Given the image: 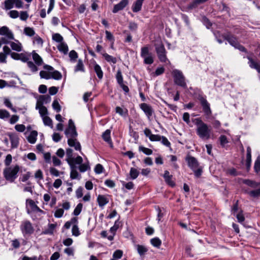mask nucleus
I'll return each instance as SVG.
<instances>
[{
  "mask_svg": "<svg viewBox=\"0 0 260 260\" xmlns=\"http://www.w3.org/2000/svg\"><path fill=\"white\" fill-rule=\"evenodd\" d=\"M71 169L70 177L72 179H80V176L77 172V167L75 164H69Z\"/></svg>",
  "mask_w": 260,
  "mask_h": 260,
  "instance_id": "20",
  "label": "nucleus"
},
{
  "mask_svg": "<svg viewBox=\"0 0 260 260\" xmlns=\"http://www.w3.org/2000/svg\"><path fill=\"white\" fill-rule=\"evenodd\" d=\"M144 59V62L147 64H151L153 62V57L152 53L148 56L143 58Z\"/></svg>",
  "mask_w": 260,
  "mask_h": 260,
  "instance_id": "46",
  "label": "nucleus"
},
{
  "mask_svg": "<svg viewBox=\"0 0 260 260\" xmlns=\"http://www.w3.org/2000/svg\"><path fill=\"white\" fill-rule=\"evenodd\" d=\"M19 170V167L17 165L7 166L4 170L5 178L10 182H13L18 176Z\"/></svg>",
  "mask_w": 260,
  "mask_h": 260,
  "instance_id": "2",
  "label": "nucleus"
},
{
  "mask_svg": "<svg viewBox=\"0 0 260 260\" xmlns=\"http://www.w3.org/2000/svg\"><path fill=\"white\" fill-rule=\"evenodd\" d=\"M56 226V224H49L48 228L45 230V234H52Z\"/></svg>",
  "mask_w": 260,
  "mask_h": 260,
  "instance_id": "40",
  "label": "nucleus"
},
{
  "mask_svg": "<svg viewBox=\"0 0 260 260\" xmlns=\"http://www.w3.org/2000/svg\"><path fill=\"white\" fill-rule=\"evenodd\" d=\"M201 104L203 108V110L207 116H210L211 113V110L210 107V104L207 102L206 99L203 97H201L200 99Z\"/></svg>",
  "mask_w": 260,
  "mask_h": 260,
  "instance_id": "11",
  "label": "nucleus"
},
{
  "mask_svg": "<svg viewBox=\"0 0 260 260\" xmlns=\"http://www.w3.org/2000/svg\"><path fill=\"white\" fill-rule=\"evenodd\" d=\"M24 34L28 37H32L35 35V31L34 28L30 27H25L23 30Z\"/></svg>",
  "mask_w": 260,
  "mask_h": 260,
  "instance_id": "32",
  "label": "nucleus"
},
{
  "mask_svg": "<svg viewBox=\"0 0 260 260\" xmlns=\"http://www.w3.org/2000/svg\"><path fill=\"white\" fill-rule=\"evenodd\" d=\"M249 61L248 64L250 68L253 69H255L257 66L259 64L258 63L254 61L251 57H247Z\"/></svg>",
  "mask_w": 260,
  "mask_h": 260,
  "instance_id": "64",
  "label": "nucleus"
},
{
  "mask_svg": "<svg viewBox=\"0 0 260 260\" xmlns=\"http://www.w3.org/2000/svg\"><path fill=\"white\" fill-rule=\"evenodd\" d=\"M10 140L11 142L12 147L16 148L18 146L19 142L18 137L15 134H10L9 135Z\"/></svg>",
  "mask_w": 260,
  "mask_h": 260,
  "instance_id": "27",
  "label": "nucleus"
},
{
  "mask_svg": "<svg viewBox=\"0 0 260 260\" xmlns=\"http://www.w3.org/2000/svg\"><path fill=\"white\" fill-rule=\"evenodd\" d=\"M70 61L72 62H75L78 57L77 53L75 50H72L69 54Z\"/></svg>",
  "mask_w": 260,
  "mask_h": 260,
  "instance_id": "38",
  "label": "nucleus"
},
{
  "mask_svg": "<svg viewBox=\"0 0 260 260\" xmlns=\"http://www.w3.org/2000/svg\"><path fill=\"white\" fill-rule=\"evenodd\" d=\"M8 15L10 17L13 19L17 18L19 16V12L17 10H10Z\"/></svg>",
  "mask_w": 260,
  "mask_h": 260,
  "instance_id": "48",
  "label": "nucleus"
},
{
  "mask_svg": "<svg viewBox=\"0 0 260 260\" xmlns=\"http://www.w3.org/2000/svg\"><path fill=\"white\" fill-rule=\"evenodd\" d=\"M64 252L68 256H74V249L73 247H67L64 249Z\"/></svg>",
  "mask_w": 260,
  "mask_h": 260,
  "instance_id": "61",
  "label": "nucleus"
},
{
  "mask_svg": "<svg viewBox=\"0 0 260 260\" xmlns=\"http://www.w3.org/2000/svg\"><path fill=\"white\" fill-rule=\"evenodd\" d=\"M10 55L13 59L20 60L23 62H26L28 60V55L24 53H18L11 51Z\"/></svg>",
  "mask_w": 260,
  "mask_h": 260,
  "instance_id": "12",
  "label": "nucleus"
},
{
  "mask_svg": "<svg viewBox=\"0 0 260 260\" xmlns=\"http://www.w3.org/2000/svg\"><path fill=\"white\" fill-rule=\"evenodd\" d=\"M38 136V132L36 131H31L27 137V140L30 144L36 143Z\"/></svg>",
  "mask_w": 260,
  "mask_h": 260,
  "instance_id": "23",
  "label": "nucleus"
},
{
  "mask_svg": "<svg viewBox=\"0 0 260 260\" xmlns=\"http://www.w3.org/2000/svg\"><path fill=\"white\" fill-rule=\"evenodd\" d=\"M10 115L8 111L6 110H0V118L2 119H6L10 117Z\"/></svg>",
  "mask_w": 260,
  "mask_h": 260,
  "instance_id": "45",
  "label": "nucleus"
},
{
  "mask_svg": "<svg viewBox=\"0 0 260 260\" xmlns=\"http://www.w3.org/2000/svg\"><path fill=\"white\" fill-rule=\"evenodd\" d=\"M172 175L170 174L168 171H166L164 175V178L166 183L171 186H174L175 185V182L172 180Z\"/></svg>",
  "mask_w": 260,
  "mask_h": 260,
  "instance_id": "22",
  "label": "nucleus"
},
{
  "mask_svg": "<svg viewBox=\"0 0 260 260\" xmlns=\"http://www.w3.org/2000/svg\"><path fill=\"white\" fill-rule=\"evenodd\" d=\"M110 135L111 131L110 129H107L103 133L102 135V138L105 141H106V142L110 144H112V141Z\"/></svg>",
  "mask_w": 260,
  "mask_h": 260,
  "instance_id": "29",
  "label": "nucleus"
},
{
  "mask_svg": "<svg viewBox=\"0 0 260 260\" xmlns=\"http://www.w3.org/2000/svg\"><path fill=\"white\" fill-rule=\"evenodd\" d=\"M20 19L22 21H26L29 17L27 11H21L19 13Z\"/></svg>",
  "mask_w": 260,
  "mask_h": 260,
  "instance_id": "54",
  "label": "nucleus"
},
{
  "mask_svg": "<svg viewBox=\"0 0 260 260\" xmlns=\"http://www.w3.org/2000/svg\"><path fill=\"white\" fill-rule=\"evenodd\" d=\"M94 70L96 73L98 78L99 79H102L103 76V72L101 67L97 63H95L94 65Z\"/></svg>",
  "mask_w": 260,
  "mask_h": 260,
  "instance_id": "33",
  "label": "nucleus"
},
{
  "mask_svg": "<svg viewBox=\"0 0 260 260\" xmlns=\"http://www.w3.org/2000/svg\"><path fill=\"white\" fill-rule=\"evenodd\" d=\"M139 172L137 169H136L135 168H131L130 172H129V175H130L131 178L132 179H135L136 178H137L139 175Z\"/></svg>",
  "mask_w": 260,
  "mask_h": 260,
  "instance_id": "47",
  "label": "nucleus"
},
{
  "mask_svg": "<svg viewBox=\"0 0 260 260\" xmlns=\"http://www.w3.org/2000/svg\"><path fill=\"white\" fill-rule=\"evenodd\" d=\"M220 144L222 147H225V145L228 143L227 138L224 135H221L219 137Z\"/></svg>",
  "mask_w": 260,
  "mask_h": 260,
  "instance_id": "58",
  "label": "nucleus"
},
{
  "mask_svg": "<svg viewBox=\"0 0 260 260\" xmlns=\"http://www.w3.org/2000/svg\"><path fill=\"white\" fill-rule=\"evenodd\" d=\"M9 45L14 51L21 52L22 50L23 47L22 44L18 40H15L14 42H10Z\"/></svg>",
  "mask_w": 260,
  "mask_h": 260,
  "instance_id": "17",
  "label": "nucleus"
},
{
  "mask_svg": "<svg viewBox=\"0 0 260 260\" xmlns=\"http://www.w3.org/2000/svg\"><path fill=\"white\" fill-rule=\"evenodd\" d=\"M14 7L17 9L22 8V1L21 0H5L2 6L3 9L6 11L11 10Z\"/></svg>",
  "mask_w": 260,
  "mask_h": 260,
  "instance_id": "6",
  "label": "nucleus"
},
{
  "mask_svg": "<svg viewBox=\"0 0 260 260\" xmlns=\"http://www.w3.org/2000/svg\"><path fill=\"white\" fill-rule=\"evenodd\" d=\"M140 108L145 113L147 118L150 120L151 117L152 116L154 112L151 106L146 103H142L140 105Z\"/></svg>",
  "mask_w": 260,
  "mask_h": 260,
  "instance_id": "13",
  "label": "nucleus"
},
{
  "mask_svg": "<svg viewBox=\"0 0 260 260\" xmlns=\"http://www.w3.org/2000/svg\"><path fill=\"white\" fill-rule=\"evenodd\" d=\"M0 35L5 36L10 40H14V36L13 32L6 26H2L0 28Z\"/></svg>",
  "mask_w": 260,
  "mask_h": 260,
  "instance_id": "14",
  "label": "nucleus"
},
{
  "mask_svg": "<svg viewBox=\"0 0 260 260\" xmlns=\"http://www.w3.org/2000/svg\"><path fill=\"white\" fill-rule=\"evenodd\" d=\"M31 176V173L29 172H26L25 174H22L19 178V181L20 182H24L27 181Z\"/></svg>",
  "mask_w": 260,
  "mask_h": 260,
  "instance_id": "39",
  "label": "nucleus"
},
{
  "mask_svg": "<svg viewBox=\"0 0 260 260\" xmlns=\"http://www.w3.org/2000/svg\"><path fill=\"white\" fill-rule=\"evenodd\" d=\"M74 71L75 72H84V67L83 61L81 59H79L78 60V62L76 66L75 67Z\"/></svg>",
  "mask_w": 260,
  "mask_h": 260,
  "instance_id": "28",
  "label": "nucleus"
},
{
  "mask_svg": "<svg viewBox=\"0 0 260 260\" xmlns=\"http://www.w3.org/2000/svg\"><path fill=\"white\" fill-rule=\"evenodd\" d=\"M135 247L141 256L145 255L148 251L147 248L144 245L137 244L135 245Z\"/></svg>",
  "mask_w": 260,
  "mask_h": 260,
  "instance_id": "24",
  "label": "nucleus"
},
{
  "mask_svg": "<svg viewBox=\"0 0 260 260\" xmlns=\"http://www.w3.org/2000/svg\"><path fill=\"white\" fill-rule=\"evenodd\" d=\"M27 67L30 69V70L32 72H36L38 71V68L37 67L34 63L33 62L31 61H28V60L26 61Z\"/></svg>",
  "mask_w": 260,
  "mask_h": 260,
  "instance_id": "52",
  "label": "nucleus"
},
{
  "mask_svg": "<svg viewBox=\"0 0 260 260\" xmlns=\"http://www.w3.org/2000/svg\"><path fill=\"white\" fill-rule=\"evenodd\" d=\"M51 98L48 95H40L37 100V105L38 106L43 105L44 104H47L50 102Z\"/></svg>",
  "mask_w": 260,
  "mask_h": 260,
  "instance_id": "21",
  "label": "nucleus"
},
{
  "mask_svg": "<svg viewBox=\"0 0 260 260\" xmlns=\"http://www.w3.org/2000/svg\"><path fill=\"white\" fill-rule=\"evenodd\" d=\"M160 141L164 146L169 148L171 147V143L166 137L161 136V140Z\"/></svg>",
  "mask_w": 260,
  "mask_h": 260,
  "instance_id": "57",
  "label": "nucleus"
},
{
  "mask_svg": "<svg viewBox=\"0 0 260 260\" xmlns=\"http://www.w3.org/2000/svg\"><path fill=\"white\" fill-rule=\"evenodd\" d=\"M123 254V252L121 250H116L113 254V257L115 259L120 258Z\"/></svg>",
  "mask_w": 260,
  "mask_h": 260,
  "instance_id": "60",
  "label": "nucleus"
},
{
  "mask_svg": "<svg viewBox=\"0 0 260 260\" xmlns=\"http://www.w3.org/2000/svg\"><path fill=\"white\" fill-rule=\"evenodd\" d=\"M150 54H151V53L150 52L148 47L145 46L141 48V56L142 58L145 57L146 56H148Z\"/></svg>",
  "mask_w": 260,
  "mask_h": 260,
  "instance_id": "42",
  "label": "nucleus"
},
{
  "mask_svg": "<svg viewBox=\"0 0 260 260\" xmlns=\"http://www.w3.org/2000/svg\"><path fill=\"white\" fill-rule=\"evenodd\" d=\"M40 77L41 78H44L46 79H51L50 71H49V72H47L45 71H41L40 72Z\"/></svg>",
  "mask_w": 260,
  "mask_h": 260,
  "instance_id": "49",
  "label": "nucleus"
},
{
  "mask_svg": "<svg viewBox=\"0 0 260 260\" xmlns=\"http://www.w3.org/2000/svg\"><path fill=\"white\" fill-rule=\"evenodd\" d=\"M115 111L117 113L124 117H126L128 114V112L126 109L122 108L120 107H116Z\"/></svg>",
  "mask_w": 260,
  "mask_h": 260,
  "instance_id": "31",
  "label": "nucleus"
},
{
  "mask_svg": "<svg viewBox=\"0 0 260 260\" xmlns=\"http://www.w3.org/2000/svg\"><path fill=\"white\" fill-rule=\"evenodd\" d=\"M188 167L194 172V175L197 177H199L202 173V169L199 167L198 164H188Z\"/></svg>",
  "mask_w": 260,
  "mask_h": 260,
  "instance_id": "18",
  "label": "nucleus"
},
{
  "mask_svg": "<svg viewBox=\"0 0 260 260\" xmlns=\"http://www.w3.org/2000/svg\"><path fill=\"white\" fill-rule=\"evenodd\" d=\"M128 3V0H121L118 4L114 6L112 12L114 13H116L119 11L122 10L126 6Z\"/></svg>",
  "mask_w": 260,
  "mask_h": 260,
  "instance_id": "16",
  "label": "nucleus"
},
{
  "mask_svg": "<svg viewBox=\"0 0 260 260\" xmlns=\"http://www.w3.org/2000/svg\"><path fill=\"white\" fill-rule=\"evenodd\" d=\"M172 75L174 77V82L175 84L184 88H186L187 87L185 77L181 71L177 69L174 70L172 72Z\"/></svg>",
  "mask_w": 260,
  "mask_h": 260,
  "instance_id": "5",
  "label": "nucleus"
},
{
  "mask_svg": "<svg viewBox=\"0 0 260 260\" xmlns=\"http://www.w3.org/2000/svg\"><path fill=\"white\" fill-rule=\"evenodd\" d=\"M155 50L157 54L158 57L160 61L166 62L167 60L166 56V51L164 45L160 43L155 44Z\"/></svg>",
  "mask_w": 260,
  "mask_h": 260,
  "instance_id": "7",
  "label": "nucleus"
},
{
  "mask_svg": "<svg viewBox=\"0 0 260 260\" xmlns=\"http://www.w3.org/2000/svg\"><path fill=\"white\" fill-rule=\"evenodd\" d=\"M44 69L48 71H50L51 78H53L57 80H60L61 79V74L57 71H54L53 68L51 66L49 65H45L44 66Z\"/></svg>",
  "mask_w": 260,
  "mask_h": 260,
  "instance_id": "10",
  "label": "nucleus"
},
{
  "mask_svg": "<svg viewBox=\"0 0 260 260\" xmlns=\"http://www.w3.org/2000/svg\"><path fill=\"white\" fill-rule=\"evenodd\" d=\"M3 50V52H0V63H6L7 56L10 55L11 49L8 46H4Z\"/></svg>",
  "mask_w": 260,
  "mask_h": 260,
  "instance_id": "15",
  "label": "nucleus"
},
{
  "mask_svg": "<svg viewBox=\"0 0 260 260\" xmlns=\"http://www.w3.org/2000/svg\"><path fill=\"white\" fill-rule=\"evenodd\" d=\"M97 202L100 207H104L109 202V198L105 195H99L97 198Z\"/></svg>",
  "mask_w": 260,
  "mask_h": 260,
  "instance_id": "19",
  "label": "nucleus"
},
{
  "mask_svg": "<svg viewBox=\"0 0 260 260\" xmlns=\"http://www.w3.org/2000/svg\"><path fill=\"white\" fill-rule=\"evenodd\" d=\"M151 244L154 247L159 248L161 244V241L158 238H154L151 240Z\"/></svg>",
  "mask_w": 260,
  "mask_h": 260,
  "instance_id": "43",
  "label": "nucleus"
},
{
  "mask_svg": "<svg viewBox=\"0 0 260 260\" xmlns=\"http://www.w3.org/2000/svg\"><path fill=\"white\" fill-rule=\"evenodd\" d=\"M28 203L29 205L30 206L34 211L43 212V211L35 204L34 201L32 200H29Z\"/></svg>",
  "mask_w": 260,
  "mask_h": 260,
  "instance_id": "44",
  "label": "nucleus"
},
{
  "mask_svg": "<svg viewBox=\"0 0 260 260\" xmlns=\"http://www.w3.org/2000/svg\"><path fill=\"white\" fill-rule=\"evenodd\" d=\"M139 150L146 155H150L152 153V150L142 146L139 147Z\"/></svg>",
  "mask_w": 260,
  "mask_h": 260,
  "instance_id": "55",
  "label": "nucleus"
},
{
  "mask_svg": "<svg viewBox=\"0 0 260 260\" xmlns=\"http://www.w3.org/2000/svg\"><path fill=\"white\" fill-rule=\"evenodd\" d=\"M83 207V205L81 203H79L77 206L76 207L75 209L74 210L73 214L74 215L77 216L80 214L82 211V209Z\"/></svg>",
  "mask_w": 260,
  "mask_h": 260,
  "instance_id": "53",
  "label": "nucleus"
},
{
  "mask_svg": "<svg viewBox=\"0 0 260 260\" xmlns=\"http://www.w3.org/2000/svg\"><path fill=\"white\" fill-rule=\"evenodd\" d=\"M4 104L7 107L10 108L13 112H16V109L13 107L12 104L9 99H5Z\"/></svg>",
  "mask_w": 260,
  "mask_h": 260,
  "instance_id": "51",
  "label": "nucleus"
},
{
  "mask_svg": "<svg viewBox=\"0 0 260 260\" xmlns=\"http://www.w3.org/2000/svg\"><path fill=\"white\" fill-rule=\"evenodd\" d=\"M102 55L105 60L108 62L113 63L114 64L116 63L117 60L115 57H113L106 53H103Z\"/></svg>",
  "mask_w": 260,
  "mask_h": 260,
  "instance_id": "34",
  "label": "nucleus"
},
{
  "mask_svg": "<svg viewBox=\"0 0 260 260\" xmlns=\"http://www.w3.org/2000/svg\"><path fill=\"white\" fill-rule=\"evenodd\" d=\"M144 0H137L132 6V10L134 12H138L141 9Z\"/></svg>",
  "mask_w": 260,
  "mask_h": 260,
  "instance_id": "25",
  "label": "nucleus"
},
{
  "mask_svg": "<svg viewBox=\"0 0 260 260\" xmlns=\"http://www.w3.org/2000/svg\"><path fill=\"white\" fill-rule=\"evenodd\" d=\"M58 50L64 54H67L69 51L68 45L65 42L58 44L57 46Z\"/></svg>",
  "mask_w": 260,
  "mask_h": 260,
  "instance_id": "26",
  "label": "nucleus"
},
{
  "mask_svg": "<svg viewBox=\"0 0 260 260\" xmlns=\"http://www.w3.org/2000/svg\"><path fill=\"white\" fill-rule=\"evenodd\" d=\"M52 39L54 41L59 43V44L63 42V37L59 34L57 33L53 35Z\"/></svg>",
  "mask_w": 260,
  "mask_h": 260,
  "instance_id": "50",
  "label": "nucleus"
},
{
  "mask_svg": "<svg viewBox=\"0 0 260 260\" xmlns=\"http://www.w3.org/2000/svg\"><path fill=\"white\" fill-rule=\"evenodd\" d=\"M197 134L202 139L208 140L211 134V128L202 120L198 119Z\"/></svg>",
  "mask_w": 260,
  "mask_h": 260,
  "instance_id": "3",
  "label": "nucleus"
},
{
  "mask_svg": "<svg viewBox=\"0 0 260 260\" xmlns=\"http://www.w3.org/2000/svg\"><path fill=\"white\" fill-rule=\"evenodd\" d=\"M77 164H75V165ZM79 166L78 167L80 172H84L90 169L88 164H78Z\"/></svg>",
  "mask_w": 260,
  "mask_h": 260,
  "instance_id": "41",
  "label": "nucleus"
},
{
  "mask_svg": "<svg viewBox=\"0 0 260 260\" xmlns=\"http://www.w3.org/2000/svg\"><path fill=\"white\" fill-rule=\"evenodd\" d=\"M72 233L73 236L77 237L80 235L79 228L77 225H74L72 227Z\"/></svg>",
  "mask_w": 260,
  "mask_h": 260,
  "instance_id": "59",
  "label": "nucleus"
},
{
  "mask_svg": "<svg viewBox=\"0 0 260 260\" xmlns=\"http://www.w3.org/2000/svg\"><path fill=\"white\" fill-rule=\"evenodd\" d=\"M52 107L57 112H59L61 110V107L57 100H54L53 101L52 103Z\"/></svg>",
  "mask_w": 260,
  "mask_h": 260,
  "instance_id": "56",
  "label": "nucleus"
},
{
  "mask_svg": "<svg viewBox=\"0 0 260 260\" xmlns=\"http://www.w3.org/2000/svg\"><path fill=\"white\" fill-rule=\"evenodd\" d=\"M42 118L43 119L44 124L45 125L50 126L51 128L53 127L52 121L49 117L45 116Z\"/></svg>",
  "mask_w": 260,
  "mask_h": 260,
  "instance_id": "36",
  "label": "nucleus"
},
{
  "mask_svg": "<svg viewBox=\"0 0 260 260\" xmlns=\"http://www.w3.org/2000/svg\"><path fill=\"white\" fill-rule=\"evenodd\" d=\"M118 228L119 222L118 221H115L114 225L110 228V231L112 234H113V235H114L115 232H116Z\"/></svg>",
  "mask_w": 260,
  "mask_h": 260,
  "instance_id": "63",
  "label": "nucleus"
},
{
  "mask_svg": "<svg viewBox=\"0 0 260 260\" xmlns=\"http://www.w3.org/2000/svg\"><path fill=\"white\" fill-rule=\"evenodd\" d=\"M226 40L228 41L230 45L234 47L235 48L238 49L242 52L245 51V48L241 45L237 41L236 38L233 36H228L226 37Z\"/></svg>",
  "mask_w": 260,
  "mask_h": 260,
  "instance_id": "9",
  "label": "nucleus"
},
{
  "mask_svg": "<svg viewBox=\"0 0 260 260\" xmlns=\"http://www.w3.org/2000/svg\"><path fill=\"white\" fill-rule=\"evenodd\" d=\"M66 155H67V161L68 162H73V150L70 148H68L66 150Z\"/></svg>",
  "mask_w": 260,
  "mask_h": 260,
  "instance_id": "37",
  "label": "nucleus"
},
{
  "mask_svg": "<svg viewBox=\"0 0 260 260\" xmlns=\"http://www.w3.org/2000/svg\"><path fill=\"white\" fill-rule=\"evenodd\" d=\"M21 231L24 236L26 235H30L34 232V228L29 221H24L20 225Z\"/></svg>",
  "mask_w": 260,
  "mask_h": 260,
  "instance_id": "8",
  "label": "nucleus"
},
{
  "mask_svg": "<svg viewBox=\"0 0 260 260\" xmlns=\"http://www.w3.org/2000/svg\"><path fill=\"white\" fill-rule=\"evenodd\" d=\"M32 58L38 66H40L42 64V59L38 53L34 52L32 53Z\"/></svg>",
  "mask_w": 260,
  "mask_h": 260,
  "instance_id": "35",
  "label": "nucleus"
},
{
  "mask_svg": "<svg viewBox=\"0 0 260 260\" xmlns=\"http://www.w3.org/2000/svg\"><path fill=\"white\" fill-rule=\"evenodd\" d=\"M38 105L36 104V108L39 110V113L42 117L47 116L48 111L47 108L43 105L38 106Z\"/></svg>",
  "mask_w": 260,
  "mask_h": 260,
  "instance_id": "30",
  "label": "nucleus"
},
{
  "mask_svg": "<svg viewBox=\"0 0 260 260\" xmlns=\"http://www.w3.org/2000/svg\"><path fill=\"white\" fill-rule=\"evenodd\" d=\"M242 183L253 188H255L257 186H259L258 188L257 189H253L250 191L246 190L245 192L252 198H256L260 197V182L258 183L255 181L249 179H243L242 180Z\"/></svg>",
  "mask_w": 260,
  "mask_h": 260,
  "instance_id": "4",
  "label": "nucleus"
},
{
  "mask_svg": "<svg viewBox=\"0 0 260 260\" xmlns=\"http://www.w3.org/2000/svg\"><path fill=\"white\" fill-rule=\"evenodd\" d=\"M64 134L68 138V145L71 147H74L76 150H80L81 149V145L76 139L78 134L76 132L74 123L72 119L69 120L68 127L65 130Z\"/></svg>",
  "mask_w": 260,
  "mask_h": 260,
  "instance_id": "1",
  "label": "nucleus"
},
{
  "mask_svg": "<svg viewBox=\"0 0 260 260\" xmlns=\"http://www.w3.org/2000/svg\"><path fill=\"white\" fill-rule=\"evenodd\" d=\"M116 78L117 81L119 84H122V83H123V77L121 72L120 70H118L117 72Z\"/></svg>",
  "mask_w": 260,
  "mask_h": 260,
  "instance_id": "62",
  "label": "nucleus"
}]
</instances>
